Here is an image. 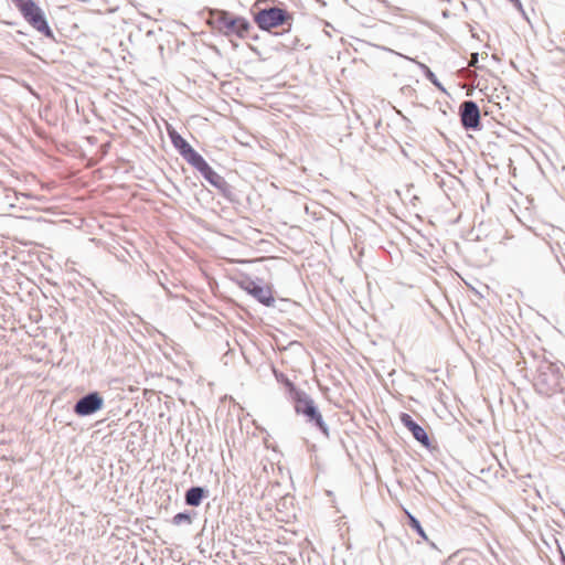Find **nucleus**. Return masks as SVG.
<instances>
[{
  "mask_svg": "<svg viewBox=\"0 0 565 565\" xmlns=\"http://www.w3.org/2000/svg\"><path fill=\"white\" fill-rule=\"evenodd\" d=\"M478 63V53H473L470 56L469 65L476 66Z\"/></svg>",
  "mask_w": 565,
  "mask_h": 565,
  "instance_id": "21",
  "label": "nucleus"
},
{
  "mask_svg": "<svg viewBox=\"0 0 565 565\" xmlns=\"http://www.w3.org/2000/svg\"><path fill=\"white\" fill-rule=\"evenodd\" d=\"M406 514H407V518H408V525L416 531V533L422 537L424 539L425 541H427V535H426V532L425 530L423 529L420 522L412 514L409 513L408 511H406Z\"/></svg>",
  "mask_w": 565,
  "mask_h": 565,
  "instance_id": "17",
  "label": "nucleus"
},
{
  "mask_svg": "<svg viewBox=\"0 0 565 565\" xmlns=\"http://www.w3.org/2000/svg\"><path fill=\"white\" fill-rule=\"evenodd\" d=\"M183 159L198 171L207 163L206 160L193 148L184 154Z\"/></svg>",
  "mask_w": 565,
  "mask_h": 565,
  "instance_id": "15",
  "label": "nucleus"
},
{
  "mask_svg": "<svg viewBox=\"0 0 565 565\" xmlns=\"http://www.w3.org/2000/svg\"><path fill=\"white\" fill-rule=\"evenodd\" d=\"M422 67L425 71L426 78L429 79L435 86L443 89V87H441L440 83L438 82L434 72H431L430 68L428 66H426L425 64H422Z\"/></svg>",
  "mask_w": 565,
  "mask_h": 565,
  "instance_id": "18",
  "label": "nucleus"
},
{
  "mask_svg": "<svg viewBox=\"0 0 565 565\" xmlns=\"http://www.w3.org/2000/svg\"><path fill=\"white\" fill-rule=\"evenodd\" d=\"M199 172L211 185L217 189L224 196H228V194L231 193V185L222 175L215 172L209 163H205V166H203L202 169L199 170Z\"/></svg>",
  "mask_w": 565,
  "mask_h": 565,
  "instance_id": "9",
  "label": "nucleus"
},
{
  "mask_svg": "<svg viewBox=\"0 0 565 565\" xmlns=\"http://www.w3.org/2000/svg\"><path fill=\"white\" fill-rule=\"evenodd\" d=\"M514 7L524 14V10L520 0H509Z\"/></svg>",
  "mask_w": 565,
  "mask_h": 565,
  "instance_id": "20",
  "label": "nucleus"
},
{
  "mask_svg": "<svg viewBox=\"0 0 565 565\" xmlns=\"http://www.w3.org/2000/svg\"><path fill=\"white\" fill-rule=\"evenodd\" d=\"M209 495V490L203 487H191L185 491L184 502L190 507H199L202 500Z\"/></svg>",
  "mask_w": 565,
  "mask_h": 565,
  "instance_id": "10",
  "label": "nucleus"
},
{
  "mask_svg": "<svg viewBox=\"0 0 565 565\" xmlns=\"http://www.w3.org/2000/svg\"><path fill=\"white\" fill-rule=\"evenodd\" d=\"M291 20V14L288 11L278 7L260 9L255 14V22L257 23L258 28L264 31H268L273 28L287 24Z\"/></svg>",
  "mask_w": 565,
  "mask_h": 565,
  "instance_id": "4",
  "label": "nucleus"
},
{
  "mask_svg": "<svg viewBox=\"0 0 565 565\" xmlns=\"http://www.w3.org/2000/svg\"><path fill=\"white\" fill-rule=\"evenodd\" d=\"M459 116L466 130L480 129V109L476 102L465 100L460 104Z\"/></svg>",
  "mask_w": 565,
  "mask_h": 565,
  "instance_id": "7",
  "label": "nucleus"
},
{
  "mask_svg": "<svg viewBox=\"0 0 565 565\" xmlns=\"http://www.w3.org/2000/svg\"><path fill=\"white\" fill-rule=\"evenodd\" d=\"M276 374V379L281 382L282 384H285V386L288 388V385H287V382H291L285 374L280 373V374Z\"/></svg>",
  "mask_w": 565,
  "mask_h": 565,
  "instance_id": "19",
  "label": "nucleus"
},
{
  "mask_svg": "<svg viewBox=\"0 0 565 565\" xmlns=\"http://www.w3.org/2000/svg\"><path fill=\"white\" fill-rule=\"evenodd\" d=\"M196 513L195 512H180V513H177L173 518H172V524L175 525V526H180L182 524H192L193 522V516H195Z\"/></svg>",
  "mask_w": 565,
  "mask_h": 565,
  "instance_id": "16",
  "label": "nucleus"
},
{
  "mask_svg": "<svg viewBox=\"0 0 565 565\" xmlns=\"http://www.w3.org/2000/svg\"><path fill=\"white\" fill-rule=\"evenodd\" d=\"M104 407V398L98 392H89L82 396L75 405L73 411L77 416L86 417L95 414Z\"/></svg>",
  "mask_w": 565,
  "mask_h": 565,
  "instance_id": "5",
  "label": "nucleus"
},
{
  "mask_svg": "<svg viewBox=\"0 0 565 565\" xmlns=\"http://www.w3.org/2000/svg\"><path fill=\"white\" fill-rule=\"evenodd\" d=\"M232 14L224 10H214L211 12V22L215 25L220 31L226 34V24H228V20H231Z\"/></svg>",
  "mask_w": 565,
  "mask_h": 565,
  "instance_id": "13",
  "label": "nucleus"
},
{
  "mask_svg": "<svg viewBox=\"0 0 565 565\" xmlns=\"http://www.w3.org/2000/svg\"><path fill=\"white\" fill-rule=\"evenodd\" d=\"M401 423L412 433L413 437L425 448L430 447V440L426 430L417 424L407 413H401Z\"/></svg>",
  "mask_w": 565,
  "mask_h": 565,
  "instance_id": "8",
  "label": "nucleus"
},
{
  "mask_svg": "<svg viewBox=\"0 0 565 565\" xmlns=\"http://www.w3.org/2000/svg\"><path fill=\"white\" fill-rule=\"evenodd\" d=\"M562 562H563V565H565V556L564 555L562 556Z\"/></svg>",
  "mask_w": 565,
  "mask_h": 565,
  "instance_id": "22",
  "label": "nucleus"
},
{
  "mask_svg": "<svg viewBox=\"0 0 565 565\" xmlns=\"http://www.w3.org/2000/svg\"><path fill=\"white\" fill-rule=\"evenodd\" d=\"M564 373L556 363L542 361L536 370L534 387L543 396H552L563 391Z\"/></svg>",
  "mask_w": 565,
  "mask_h": 565,
  "instance_id": "2",
  "label": "nucleus"
},
{
  "mask_svg": "<svg viewBox=\"0 0 565 565\" xmlns=\"http://www.w3.org/2000/svg\"><path fill=\"white\" fill-rule=\"evenodd\" d=\"M168 135L182 158L193 148L177 130L168 129Z\"/></svg>",
  "mask_w": 565,
  "mask_h": 565,
  "instance_id": "12",
  "label": "nucleus"
},
{
  "mask_svg": "<svg viewBox=\"0 0 565 565\" xmlns=\"http://www.w3.org/2000/svg\"><path fill=\"white\" fill-rule=\"evenodd\" d=\"M183 159L198 171L207 163L206 160L193 148L184 154Z\"/></svg>",
  "mask_w": 565,
  "mask_h": 565,
  "instance_id": "14",
  "label": "nucleus"
},
{
  "mask_svg": "<svg viewBox=\"0 0 565 565\" xmlns=\"http://www.w3.org/2000/svg\"><path fill=\"white\" fill-rule=\"evenodd\" d=\"M290 398L294 403L295 412L306 418V423L317 428L326 437H330V429L323 420L322 414L315 401L305 391L297 388L292 382H287Z\"/></svg>",
  "mask_w": 565,
  "mask_h": 565,
  "instance_id": "1",
  "label": "nucleus"
},
{
  "mask_svg": "<svg viewBox=\"0 0 565 565\" xmlns=\"http://www.w3.org/2000/svg\"><path fill=\"white\" fill-rule=\"evenodd\" d=\"M241 287L262 305L266 307L275 306L271 288L264 286L260 280L246 279L241 282Z\"/></svg>",
  "mask_w": 565,
  "mask_h": 565,
  "instance_id": "6",
  "label": "nucleus"
},
{
  "mask_svg": "<svg viewBox=\"0 0 565 565\" xmlns=\"http://www.w3.org/2000/svg\"><path fill=\"white\" fill-rule=\"evenodd\" d=\"M24 20L36 31L49 39H54V33L47 23L43 10L33 1L26 0L18 9Z\"/></svg>",
  "mask_w": 565,
  "mask_h": 565,
  "instance_id": "3",
  "label": "nucleus"
},
{
  "mask_svg": "<svg viewBox=\"0 0 565 565\" xmlns=\"http://www.w3.org/2000/svg\"><path fill=\"white\" fill-rule=\"evenodd\" d=\"M227 22L228 24H226V34L234 33L239 38H244L248 32L249 22L244 18L232 15L231 20Z\"/></svg>",
  "mask_w": 565,
  "mask_h": 565,
  "instance_id": "11",
  "label": "nucleus"
}]
</instances>
